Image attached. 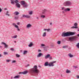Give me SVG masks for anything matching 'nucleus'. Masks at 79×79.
<instances>
[{"mask_svg":"<svg viewBox=\"0 0 79 79\" xmlns=\"http://www.w3.org/2000/svg\"><path fill=\"white\" fill-rule=\"evenodd\" d=\"M15 3H19V1L18 0H15V1H11V4H13V5H15Z\"/></svg>","mask_w":79,"mask_h":79,"instance_id":"423d86ee","label":"nucleus"},{"mask_svg":"<svg viewBox=\"0 0 79 79\" xmlns=\"http://www.w3.org/2000/svg\"><path fill=\"white\" fill-rule=\"evenodd\" d=\"M51 46L52 47H54V44L53 43H52Z\"/></svg>","mask_w":79,"mask_h":79,"instance_id":"473e14b6","label":"nucleus"},{"mask_svg":"<svg viewBox=\"0 0 79 79\" xmlns=\"http://www.w3.org/2000/svg\"><path fill=\"white\" fill-rule=\"evenodd\" d=\"M15 19L16 20V19H18V17H15Z\"/></svg>","mask_w":79,"mask_h":79,"instance_id":"a19ab883","label":"nucleus"},{"mask_svg":"<svg viewBox=\"0 0 79 79\" xmlns=\"http://www.w3.org/2000/svg\"><path fill=\"white\" fill-rule=\"evenodd\" d=\"M28 66H29V64H27V65H26V67H28Z\"/></svg>","mask_w":79,"mask_h":79,"instance_id":"603ef678","label":"nucleus"},{"mask_svg":"<svg viewBox=\"0 0 79 79\" xmlns=\"http://www.w3.org/2000/svg\"><path fill=\"white\" fill-rule=\"evenodd\" d=\"M78 27L77 26L74 27L73 26L71 27V29H77V28H78Z\"/></svg>","mask_w":79,"mask_h":79,"instance_id":"a878e982","label":"nucleus"},{"mask_svg":"<svg viewBox=\"0 0 79 79\" xmlns=\"http://www.w3.org/2000/svg\"><path fill=\"white\" fill-rule=\"evenodd\" d=\"M29 15H32V11H30L29 13Z\"/></svg>","mask_w":79,"mask_h":79,"instance_id":"79ce46f5","label":"nucleus"},{"mask_svg":"<svg viewBox=\"0 0 79 79\" xmlns=\"http://www.w3.org/2000/svg\"><path fill=\"white\" fill-rule=\"evenodd\" d=\"M11 79H13V77H11Z\"/></svg>","mask_w":79,"mask_h":79,"instance_id":"0e129e2a","label":"nucleus"},{"mask_svg":"<svg viewBox=\"0 0 79 79\" xmlns=\"http://www.w3.org/2000/svg\"><path fill=\"white\" fill-rule=\"evenodd\" d=\"M1 43L2 44H3V45H5L4 48H8V46L6 44V43H5L4 42H2Z\"/></svg>","mask_w":79,"mask_h":79,"instance_id":"6e6552de","label":"nucleus"},{"mask_svg":"<svg viewBox=\"0 0 79 79\" xmlns=\"http://www.w3.org/2000/svg\"><path fill=\"white\" fill-rule=\"evenodd\" d=\"M50 56V54H48L45 56V59H47V58H49Z\"/></svg>","mask_w":79,"mask_h":79,"instance_id":"4468645a","label":"nucleus"},{"mask_svg":"<svg viewBox=\"0 0 79 79\" xmlns=\"http://www.w3.org/2000/svg\"><path fill=\"white\" fill-rule=\"evenodd\" d=\"M22 17L23 18H30V16L27 15H23L22 16Z\"/></svg>","mask_w":79,"mask_h":79,"instance_id":"1a4fd4ad","label":"nucleus"},{"mask_svg":"<svg viewBox=\"0 0 79 79\" xmlns=\"http://www.w3.org/2000/svg\"><path fill=\"white\" fill-rule=\"evenodd\" d=\"M74 25L75 26H77V23H75Z\"/></svg>","mask_w":79,"mask_h":79,"instance_id":"4c0bfd02","label":"nucleus"},{"mask_svg":"<svg viewBox=\"0 0 79 79\" xmlns=\"http://www.w3.org/2000/svg\"><path fill=\"white\" fill-rule=\"evenodd\" d=\"M27 53V51H24L23 52V54L25 55V54H26Z\"/></svg>","mask_w":79,"mask_h":79,"instance_id":"cd10ccee","label":"nucleus"},{"mask_svg":"<svg viewBox=\"0 0 79 79\" xmlns=\"http://www.w3.org/2000/svg\"><path fill=\"white\" fill-rule=\"evenodd\" d=\"M77 31H79V28H78L77 29Z\"/></svg>","mask_w":79,"mask_h":79,"instance_id":"e2e57ef3","label":"nucleus"},{"mask_svg":"<svg viewBox=\"0 0 79 79\" xmlns=\"http://www.w3.org/2000/svg\"><path fill=\"white\" fill-rule=\"evenodd\" d=\"M41 47H45V44H41Z\"/></svg>","mask_w":79,"mask_h":79,"instance_id":"37998d69","label":"nucleus"},{"mask_svg":"<svg viewBox=\"0 0 79 79\" xmlns=\"http://www.w3.org/2000/svg\"><path fill=\"white\" fill-rule=\"evenodd\" d=\"M15 6H16V7L17 8H20V6H21V5L18 3V2H17L15 3Z\"/></svg>","mask_w":79,"mask_h":79,"instance_id":"9d476101","label":"nucleus"},{"mask_svg":"<svg viewBox=\"0 0 79 79\" xmlns=\"http://www.w3.org/2000/svg\"><path fill=\"white\" fill-rule=\"evenodd\" d=\"M16 57H17L18 58H19V57H20V55H19L18 54H16Z\"/></svg>","mask_w":79,"mask_h":79,"instance_id":"2f4dec72","label":"nucleus"},{"mask_svg":"<svg viewBox=\"0 0 79 79\" xmlns=\"http://www.w3.org/2000/svg\"><path fill=\"white\" fill-rule=\"evenodd\" d=\"M33 45L34 44H33L32 42H31L30 43V44L28 45V47H32V46H33Z\"/></svg>","mask_w":79,"mask_h":79,"instance_id":"2eb2a0df","label":"nucleus"},{"mask_svg":"<svg viewBox=\"0 0 79 79\" xmlns=\"http://www.w3.org/2000/svg\"><path fill=\"white\" fill-rule=\"evenodd\" d=\"M15 28H17V30L19 31H20V29L19 28V27H18V26L16 25L15 26Z\"/></svg>","mask_w":79,"mask_h":79,"instance_id":"412c9836","label":"nucleus"},{"mask_svg":"<svg viewBox=\"0 0 79 79\" xmlns=\"http://www.w3.org/2000/svg\"><path fill=\"white\" fill-rule=\"evenodd\" d=\"M48 46H47L46 47H44V50L45 51H47L48 49Z\"/></svg>","mask_w":79,"mask_h":79,"instance_id":"6ab92c4d","label":"nucleus"},{"mask_svg":"<svg viewBox=\"0 0 79 79\" xmlns=\"http://www.w3.org/2000/svg\"><path fill=\"white\" fill-rule=\"evenodd\" d=\"M66 73H71V71L67 69L66 70Z\"/></svg>","mask_w":79,"mask_h":79,"instance_id":"bb28decb","label":"nucleus"},{"mask_svg":"<svg viewBox=\"0 0 79 79\" xmlns=\"http://www.w3.org/2000/svg\"><path fill=\"white\" fill-rule=\"evenodd\" d=\"M18 36L17 35H14L11 37V38L12 39H15V38H17Z\"/></svg>","mask_w":79,"mask_h":79,"instance_id":"393cba45","label":"nucleus"},{"mask_svg":"<svg viewBox=\"0 0 79 79\" xmlns=\"http://www.w3.org/2000/svg\"><path fill=\"white\" fill-rule=\"evenodd\" d=\"M17 25H19V24H20V22H18L17 23Z\"/></svg>","mask_w":79,"mask_h":79,"instance_id":"3c124183","label":"nucleus"},{"mask_svg":"<svg viewBox=\"0 0 79 79\" xmlns=\"http://www.w3.org/2000/svg\"><path fill=\"white\" fill-rule=\"evenodd\" d=\"M43 53H39L38 55H37V58H39V57H40L41 56H43Z\"/></svg>","mask_w":79,"mask_h":79,"instance_id":"9b49d317","label":"nucleus"},{"mask_svg":"<svg viewBox=\"0 0 79 79\" xmlns=\"http://www.w3.org/2000/svg\"><path fill=\"white\" fill-rule=\"evenodd\" d=\"M41 17L42 18H45V16L44 15H41Z\"/></svg>","mask_w":79,"mask_h":79,"instance_id":"72a5a7b5","label":"nucleus"},{"mask_svg":"<svg viewBox=\"0 0 79 79\" xmlns=\"http://www.w3.org/2000/svg\"><path fill=\"white\" fill-rule=\"evenodd\" d=\"M41 51L39 49V50H38V52H40Z\"/></svg>","mask_w":79,"mask_h":79,"instance_id":"6e6d98bb","label":"nucleus"},{"mask_svg":"<svg viewBox=\"0 0 79 79\" xmlns=\"http://www.w3.org/2000/svg\"><path fill=\"white\" fill-rule=\"evenodd\" d=\"M61 10H64V7H62Z\"/></svg>","mask_w":79,"mask_h":79,"instance_id":"de8ad7c7","label":"nucleus"},{"mask_svg":"<svg viewBox=\"0 0 79 79\" xmlns=\"http://www.w3.org/2000/svg\"><path fill=\"white\" fill-rule=\"evenodd\" d=\"M49 59H52V56H50Z\"/></svg>","mask_w":79,"mask_h":79,"instance_id":"864d4df0","label":"nucleus"},{"mask_svg":"<svg viewBox=\"0 0 79 79\" xmlns=\"http://www.w3.org/2000/svg\"><path fill=\"white\" fill-rule=\"evenodd\" d=\"M70 10H71V9L69 8H67L66 9H64V11L65 12H66L67 11H70Z\"/></svg>","mask_w":79,"mask_h":79,"instance_id":"f8f14e48","label":"nucleus"},{"mask_svg":"<svg viewBox=\"0 0 79 79\" xmlns=\"http://www.w3.org/2000/svg\"><path fill=\"white\" fill-rule=\"evenodd\" d=\"M23 72H19V74H23Z\"/></svg>","mask_w":79,"mask_h":79,"instance_id":"4d7b16f0","label":"nucleus"},{"mask_svg":"<svg viewBox=\"0 0 79 79\" xmlns=\"http://www.w3.org/2000/svg\"><path fill=\"white\" fill-rule=\"evenodd\" d=\"M13 26H15H15H17V25H16V23H14L12 24Z\"/></svg>","mask_w":79,"mask_h":79,"instance_id":"ea45409f","label":"nucleus"},{"mask_svg":"<svg viewBox=\"0 0 79 79\" xmlns=\"http://www.w3.org/2000/svg\"><path fill=\"white\" fill-rule=\"evenodd\" d=\"M74 34H75L74 32L67 31L66 32H63L61 36L62 37H68V36H71V35H74Z\"/></svg>","mask_w":79,"mask_h":79,"instance_id":"f03ea898","label":"nucleus"},{"mask_svg":"<svg viewBox=\"0 0 79 79\" xmlns=\"http://www.w3.org/2000/svg\"><path fill=\"white\" fill-rule=\"evenodd\" d=\"M63 48H68V46H64L62 47Z\"/></svg>","mask_w":79,"mask_h":79,"instance_id":"e433bc0d","label":"nucleus"},{"mask_svg":"<svg viewBox=\"0 0 79 79\" xmlns=\"http://www.w3.org/2000/svg\"><path fill=\"white\" fill-rule=\"evenodd\" d=\"M71 5V2L69 1L65 2L64 3V6H69Z\"/></svg>","mask_w":79,"mask_h":79,"instance_id":"7ed1b4c3","label":"nucleus"},{"mask_svg":"<svg viewBox=\"0 0 79 79\" xmlns=\"http://www.w3.org/2000/svg\"><path fill=\"white\" fill-rule=\"evenodd\" d=\"M47 11V10L46 9H44V10H43L42 12V14H44Z\"/></svg>","mask_w":79,"mask_h":79,"instance_id":"dca6fc26","label":"nucleus"},{"mask_svg":"<svg viewBox=\"0 0 79 79\" xmlns=\"http://www.w3.org/2000/svg\"><path fill=\"white\" fill-rule=\"evenodd\" d=\"M10 60H6V61H7V62L8 63L10 62Z\"/></svg>","mask_w":79,"mask_h":79,"instance_id":"49530a36","label":"nucleus"},{"mask_svg":"<svg viewBox=\"0 0 79 79\" xmlns=\"http://www.w3.org/2000/svg\"><path fill=\"white\" fill-rule=\"evenodd\" d=\"M68 56L70 58H73L74 56H73V55H72L71 54V53H69L68 54Z\"/></svg>","mask_w":79,"mask_h":79,"instance_id":"aec40b11","label":"nucleus"},{"mask_svg":"<svg viewBox=\"0 0 79 79\" xmlns=\"http://www.w3.org/2000/svg\"><path fill=\"white\" fill-rule=\"evenodd\" d=\"M73 67H74L75 69L76 68H77V66H73Z\"/></svg>","mask_w":79,"mask_h":79,"instance_id":"5fc2aeb1","label":"nucleus"},{"mask_svg":"<svg viewBox=\"0 0 79 79\" xmlns=\"http://www.w3.org/2000/svg\"><path fill=\"white\" fill-rule=\"evenodd\" d=\"M43 31H48V32H49V31H50V29H44L43 30Z\"/></svg>","mask_w":79,"mask_h":79,"instance_id":"b1692460","label":"nucleus"},{"mask_svg":"<svg viewBox=\"0 0 79 79\" xmlns=\"http://www.w3.org/2000/svg\"><path fill=\"white\" fill-rule=\"evenodd\" d=\"M57 44H58L59 45H60L61 44V41H57Z\"/></svg>","mask_w":79,"mask_h":79,"instance_id":"f704fd0d","label":"nucleus"},{"mask_svg":"<svg viewBox=\"0 0 79 79\" xmlns=\"http://www.w3.org/2000/svg\"><path fill=\"white\" fill-rule=\"evenodd\" d=\"M19 77H20V76L19 75H18L14 77V79H19Z\"/></svg>","mask_w":79,"mask_h":79,"instance_id":"f3484780","label":"nucleus"},{"mask_svg":"<svg viewBox=\"0 0 79 79\" xmlns=\"http://www.w3.org/2000/svg\"><path fill=\"white\" fill-rule=\"evenodd\" d=\"M23 72V73H22L23 74H26L28 73V71H25Z\"/></svg>","mask_w":79,"mask_h":79,"instance_id":"5701e85b","label":"nucleus"},{"mask_svg":"<svg viewBox=\"0 0 79 79\" xmlns=\"http://www.w3.org/2000/svg\"><path fill=\"white\" fill-rule=\"evenodd\" d=\"M16 61L15 60H13L12 61V63H16Z\"/></svg>","mask_w":79,"mask_h":79,"instance_id":"58836bf2","label":"nucleus"},{"mask_svg":"<svg viewBox=\"0 0 79 79\" xmlns=\"http://www.w3.org/2000/svg\"><path fill=\"white\" fill-rule=\"evenodd\" d=\"M56 63V61H53V62L50 63L51 66H54V65L53 64L54 63Z\"/></svg>","mask_w":79,"mask_h":79,"instance_id":"ddd939ff","label":"nucleus"},{"mask_svg":"<svg viewBox=\"0 0 79 79\" xmlns=\"http://www.w3.org/2000/svg\"><path fill=\"white\" fill-rule=\"evenodd\" d=\"M5 15H6L8 16H10V14H8L7 13H6Z\"/></svg>","mask_w":79,"mask_h":79,"instance_id":"a18cd8bd","label":"nucleus"},{"mask_svg":"<svg viewBox=\"0 0 79 79\" xmlns=\"http://www.w3.org/2000/svg\"><path fill=\"white\" fill-rule=\"evenodd\" d=\"M14 14L15 15H19V12L18 11H15V12H14Z\"/></svg>","mask_w":79,"mask_h":79,"instance_id":"4be33fe9","label":"nucleus"},{"mask_svg":"<svg viewBox=\"0 0 79 79\" xmlns=\"http://www.w3.org/2000/svg\"><path fill=\"white\" fill-rule=\"evenodd\" d=\"M48 66L51 67V65L50 63L48 64V62H46L44 63V66Z\"/></svg>","mask_w":79,"mask_h":79,"instance_id":"0eeeda50","label":"nucleus"},{"mask_svg":"<svg viewBox=\"0 0 79 79\" xmlns=\"http://www.w3.org/2000/svg\"><path fill=\"white\" fill-rule=\"evenodd\" d=\"M6 13H9V11H8V10H7V11H6Z\"/></svg>","mask_w":79,"mask_h":79,"instance_id":"bf43d9fd","label":"nucleus"},{"mask_svg":"<svg viewBox=\"0 0 79 79\" xmlns=\"http://www.w3.org/2000/svg\"><path fill=\"white\" fill-rule=\"evenodd\" d=\"M31 27H32V25L30 24H28L27 26V28Z\"/></svg>","mask_w":79,"mask_h":79,"instance_id":"a211bd4d","label":"nucleus"},{"mask_svg":"<svg viewBox=\"0 0 79 79\" xmlns=\"http://www.w3.org/2000/svg\"><path fill=\"white\" fill-rule=\"evenodd\" d=\"M28 71L31 74H38L39 73V71L37 69V65H35L34 68L30 69Z\"/></svg>","mask_w":79,"mask_h":79,"instance_id":"f257e3e1","label":"nucleus"},{"mask_svg":"<svg viewBox=\"0 0 79 79\" xmlns=\"http://www.w3.org/2000/svg\"><path fill=\"white\" fill-rule=\"evenodd\" d=\"M77 38V37L76 36H72L71 37H70L69 38V40H70V41H73V40H74L76 39Z\"/></svg>","mask_w":79,"mask_h":79,"instance_id":"39448f33","label":"nucleus"},{"mask_svg":"<svg viewBox=\"0 0 79 79\" xmlns=\"http://www.w3.org/2000/svg\"><path fill=\"white\" fill-rule=\"evenodd\" d=\"M62 13H64V11H63L62 12Z\"/></svg>","mask_w":79,"mask_h":79,"instance_id":"774afa93","label":"nucleus"},{"mask_svg":"<svg viewBox=\"0 0 79 79\" xmlns=\"http://www.w3.org/2000/svg\"><path fill=\"white\" fill-rule=\"evenodd\" d=\"M45 36H46V32H44L43 33V37H45Z\"/></svg>","mask_w":79,"mask_h":79,"instance_id":"c85d7f7f","label":"nucleus"},{"mask_svg":"<svg viewBox=\"0 0 79 79\" xmlns=\"http://www.w3.org/2000/svg\"><path fill=\"white\" fill-rule=\"evenodd\" d=\"M50 25H52V22H51L50 23Z\"/></svg>","mask_w":79,"mask_h":79,"instance_id":"052dcab7","label":"nucleus"},{"mask_svg":"<svg viewBox=\"0 0 79 79\" xmlns=\"http://www.w3.org/2000/svg\"><path fill=\"white\" fill-rule=\"evenodd\" d=\"M2 56V55L0 54V57H1Z\"/></svg>","mask_w":79,"mask_h":79,"instance_id":"338daca9","label":"nucleus"},{"mask_svg":"<svg viewBox=\"0 0 79 79\" xmlns=\"http://www.w3.org/2000/svg\"><path fill=\"white\" fill-rule=\"evenodd\" d=\"M77 79H79V76H78V75L77 76Z\"/></svg>","mask_w":79,"mask_h":79,"instance_id":"8fccbe9b","label":"nucleus"},{"mask_svg":"<svg viewBox=\"0 0 79 79\" xmlns=\"http://www.w3.org/2000/svg\"><path fill=\"white\" fill-rule=\"evenodd\" d=\"M77 48H79V43H78L76 45Z\"/></svg>","mask_w":79,"mask_h":79,"instance_id":"7c9ffc66","label":"nucleus"},{"mask_svg":"<svg viewBox=\"0 0 79 79\" xmlns=\"http://www.w3.org/2000/svg\"><path fill=\"white\" fill-rule=\"evenodd\" d=\"M78 37H79V34L77 35Z\"/></svg>","mask_w":79,"mask_h":79,"instance_id":"69168bd1","label":"nucleus"},{"mask_svg":"<svg viewBox=\"0 0 79 79\" xmlns=\"http://www.w3.org/2000/svg\"><path fill=\"white\" fill-rule=\"evenodd\" d=\"M10 50H11L12 52H15V49L13 48H10Z\"/></svg>","mask_w":79,"mask_h":79,"instance_id":"c756f323","label":"nucleus"},{"mask_svg":"<svg viewBox=\"0 0 79 79\" xmlns=\"http://www.w3.org/2000/svg\"><path fill=\"white\" fill-rule=\"evenodd\" d=\"M21 5L23 6V7L24 8H27L28 6L27 4H26L25 2L24 1H22L21 2Z\"/></svg>","mask_w":79,"mask_h":79,"instance_id":"20e7f679","label":"nucleus"},{"mask_svg":"<svg viewBox=\"0 0 79 79\" xmlns=\"http://www.w3.org/2000/svg\"><path fill=\"white\" fill-rule=\"evenodd\" d=\"M38 67H39V68H41V66L40 65H38Z\"/></svg>","mask_w":79,"mask_h":79,"instance_id":"13d9d810","label":"nucleus"},{"mask_svg":"<svg viewBox=\"0 0 79 79\" xmlns=\"http://www.w3.org/2000/svg\"><path fill=\"white\" fill-rule=\"evenodd\" d=\"M2 11V8H0V13H1Z\"/></svg>","mask_w":79,"mask_h":79,"instance_id":"09e8293b","label":"nucleus"},{"mask_svg":"<svg viewBox=\"0 0 79 79\" xmlns=\"http://www.w3.org/2000/svg\"><path fill=\"white\" fill-rule=\"evenodd\" d=\"M4 55H8V52H3Z\"/></svg>","mask_w":79,"mask_h":79,"instance_id":"c9c22d12","label":"nucleus"},{"mask_svg":"<svg viewBox=\"0 0 79 79\" xmlns=\"http://www.w3.org/2000/svg\"><path fill=\"white\" fill-rule=\"evenodd\" d=\"M4 10H7V9H6V8H4Z\"/></svg>","mask_w":79,"mask_h":79,"instance_id":"680f3d73","label":"nucleus"},{"mask_svg":"<svg viewBox=\"0 0 79 79\" xmlns=\"http://www.w3.org/2000/svg\"><path fill=\"white\" fill-rule=\"evenodd\" d=\"M5 15H6L8 16H10V14H8L7 13H6Z\"/></svg>","mask_w":79,"mask_h":79,"instance_id":"c03bdc74","label":"nucleus"}]
</instances>
